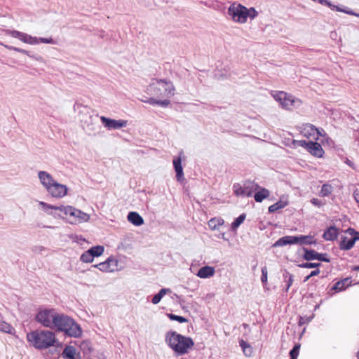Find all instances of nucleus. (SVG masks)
Returning a JSON list of instances; mask_svg holds the SVG:
<instances>
[{
    "instance_id": "49530a36",
    "label": "nucleus",
    "mask_w": 359,
    "mask_h": 359,
    "mask_svg": "<svg viewBox=\"0 0 359 359\" xmlns=\"http://www.w3.org/2000/svg\"><path fill=\"white\" fill-rule=\"evenodd\" d=\"M313 318V316L311 317H300L299 320V325L300 326L309 323Z\"/></svg>"
},
{
    "instance_id": "cd10ccee",
    "label": "nucleus",
    "mask_w": 359,
    "mask_h": 359,
    "mask_svg": "<svg viewBox=\"0 0 359 359\" xmlns=\"http://www.w3.org/2000/svg\"><path fill=\"white\" fill-rule=\"evenodd\" d=\"M171 292V290L169 289V288H162L160 290V291L154 296V297L152 298V300H151V302L154 304H158L161 300L162 299V298L166 294H168V293H170Z\"/></svg>"
},
{
    "instance_id": "ea45409f",
    "label": "nucleus",
    "mask_w": 359,
    "mask_h": 359,
    "mask_svg": "<svg viewBox=\"0 0 359 359\" xmlns=\"http://www.w3.org/2000/svg\"><path fill=\"white\" fill-rule=\"evenodd\" d=\"M292 145L294 147H301L305 148L307 150L309 145V142H306L305 140H293Z\"/></svg>"
},
{
    "instance_id": "e433bc0d",
    "label": "nucleus",
    "mask_w": 359,
    "mask_h": 359,
    "mask_svg": "<svg viewBox=\"0 0 359 359\" xmlns=\"http://www.w3.org/2000/svg\"><path fill=\"white\" fill-rule=\"evenodd\" d=\"M215 268L212 266H203V278H210L215 274Z\"/></svg>"
},
{
    "instance_id": "f704fd0d",
    "label": "nucleus",
    "mask_w": 359,
    "mask_h": 359,
    "mask_svg": "<svg viewBox=\"0 0 359 359\" xmlns=\"http://www.w3.org/2000/svg\"><path fill=\"white\" fill-rule=\"evenodd\" d=\"M93 259H94V257L90 254V252L88 251V250L87 251L84 252L80 257V260L84 263H91L93 262Z\"/></svg>"
},
{
    "instance_id": "f8f14e48",
    "label": "nucleus",
    "mask_w": 359,
    "mask_h": 359,
    "mask_svg": "<svg viewBox=\"0 0 359 359\" xmlns=\"http://www.w3.org/2000/svg\"><path fill=\"white\" fill-rule=\"evenodd\" d=\"M46 191L52 197L60 198L67 194L68 188L66 185L55 181Z\"/></svg>"
},
{
    "instance_id": "5fc2aeb1",
    "label": "nucleus",
    "mask_w": 359,
    "mask_h": 359,
    "mask_svg": "<svg viewBox=\"0 0 359 359\" xmlns=\"http://www.w3.org/2000/svg\"><path fill=\"white\" fill-rule=\"evenodd\" d=\"M4 47H5L6 49L8 50H14L15 51V48L16 47L15 46H8V45H6V44H4V43H1Z\"/></svg>"
},
{
    "instance_id": "7c9ffc66",
    "label": "nucleus",
    "mask_w": 359,
    "mask_h": 359,
    "mask_svg": "<svg viewBox=\"0 0 359 359\" xmlns=\"http://www.w3.org/2000/svg\"><path fill=\"white\" fill-rule=\"evenodd\" d=\"M104 247L102 245H96L90 248L88 251L93 257H99L104 252Z\"/></svg>"
},
{
    "instance_id": "864d4df0",
    "label": "nucleus",
    "mask_w": 359,
    "mask_h": 359,
    "mask_svg": "<svg viewBox=\"0 0 359 359\" xmlns=\"http://www.w3.org/2000/svg\"><path fill=\"white\" fill-rule=\"evenodd\" d=\"M316 133L318 135V136H325V132L324 131L323 129H318L317 128V130L316 131Z\"/></svg>"
},
{
    "instance_id": "4468645a",
    "label": "nucleus",
    "mask_w": 359,
    "mask_h": 359,
    "mask_svg": "<svg viewBox=\"0 0 359 359\" xmlns=\"http://www.w3.org/2000/svg\"><path fill=\"white\" fill-rule=\"evenodd\" d=\"M303 250L304 252L303 258L306 261L317 259L318 261H323L325 262H330V259L326 257V254L318 253L313 250H308L307 248H304Z\"/></svg>"
},
{
    "instance_id": "09e8293b",
    "label": "nucleus",
    "mask_w": 359,
    "mask_h": 359,
    "mask_svg": "<svg viewBox=\"0 0 359 359\" xmlns=\"http://www.w3.org/2000/svg\"><path fill=\"white\" fill-rule=\"evenodd\" d=\"M311 202L313 205L317 207H320L321 205H323V203L318 198H312Z\"/></svg>"
},
{
    "instance_id": "c03bdc74",
    "label": "nucleus",
    "mask_w": 359,
    "mask_h": 359,
    "mask_svg": "<svg viewBox=\"0 0 359 359\" xmlns=\"http://www.w3.org/2000/svg\"><path fill=\"white\" fill-rule=\"evenodd\" d=\"M38 43H49V44H55V41L52 38H37Z\"/></svg>"
},
{
    "instance_id": "603ef678",
    "label": "nucleus",
    "mask_w": 359,
    "mask_h": 359,
    "mask_svg": "<svg viewBox=\"0 0 359 359\" xmlns=\"http://www.w3.org/2000/svg\"><path fill=\"white\" fill-rule=\"evenodd\" d=\"M333 7H336L337 10V11H343V12H344V13H348V14H350V15H356V16H358V15H358V14L354 13L353 11H349L342 10V9H340V8H339L338 7L334 6Z\"/></svg>"
},
{
    "instance_id": "c85d7f7f",
    "label": "nucleus",
    "mask_w": 359,
    "mask_h": 359,
    "mask_svg": "<svg viewBox=\"0 0 359 359\" xmlns=\"http://www.w3.org/2000/svg\"><path fill=\"white\" fill-rule=\"evenodd\" d=\"M350 284L351 280H349V278H345L342 280L337 282L334 285L332 290H334L336 291H341L343 290H345Z\"/></svg>"
},
{
    "instance_id": "bb28decb",
    "label": "nucleus",
    "mask_w": 359,
    "mask_h": 359,
    "mask_svg": "<svg viewBox=\"0 0 359 359\" xmlns=\"http://www.w3.org/2000/svg\"><path fill=\"white\" fill-rule=\"evenodd\" d=\"M76 349L72 346H67L62 351V356L65 359H76Z\"/></svg>"
},
{
    "instance_id": "423d86ee",
    "label": "nucleus",
    "mask_w": 359,
    "mask_h": 359,
    "mask_svg": "<svg viewBox=\"0 0 359 359\" xmlns=\"http://www.w3.org/2000/svg\"><path fill=\"white\" fill-rule=\"evenodd\" d=\"M228 14L234 22L245 23L247 21L248 17L254 18L257 16V12L254 8L248 9L240 4L233 3L228 8Z\"/></svg>"
},
{
    "instance_id": "2f4dec72",
    "label": "nucleus",
    "mask_w": 359,
    "mask_h": 359,
    "mask_svg": "<svg viewBox=\"0 0 359 359\" xmlns=\"http://www.w3.org/2000/svg\"><path fill=\"white\" fill-rule=\"evenodd\" d=\"M108 266L109 267V272L118 271V260L114 257H109L107 259Z\"/></svg>"
},
{
    "instance_id": "ddd939ff",
    "label": "nucleus",
    "mask_w": 359,
    "mask_h": 359,
    "mask_svg": "<svg viewBox=\"0 0 359 359\" xmlns=\"http://www.w3.org/2000/svg\"><path fill=\"white\" fill-rule=\"evenodd\" d=\"M100 121L105 128L108 130H117L121 128L126 127L128 121L126 120L118 119H111L105 116H101Z\"/></svg>"
},
{
    "instance_id": "0eeeda50",
    "label": "nucleus",
    "mask_w": 359,
    "mask_h": 359,
    "mask_svg": "<svg viewBox=\"0 0 359 359\" xmlns=\"http://www.w3.org/2000/svg\"><path fill=\"white\" fill-rule=\"evenodd\" d=\"M58 315L55 309H43L38 312L36 320L44 327L54 328Z\"/></svg>"
},
{
    "instance_id": "2eb2a0df",
    "label": "nucleus",
    "mask_w": 359,
    "mask_h": 359,
    "mask_svg": "<svg viewBox=\"0 0 359 359\" xmlns=\"http://www.w3.org/2000/svg\"><path fill=\"white\" fill-rule=\"evenodd\" d=\"M183 151L180 152V156L173 158V166L176 172V178L178 182H181L184 179L183 168L182 165V156Z\"/></svg>"
},
{
    "instance_id": "a211bd4d",
    "label": "nucleus",
    "mask_w": 359,
    "mask_h": 359,
    "mask_svg": "<svg viewBox=\"0 0 359 359\" xmlns=\"http://www.w3.org/2000/svg\"><path fill=\"white\" fill-rule=\"evenodd\" d=\"M307 151L311 154L316 157H322L324 154V151L321 145L316 142L309 141V145L308 147Z\"/></svg>"
},
{
    "instance_id": "bf43d9fd",
    "label": "nucleus",
    "mask_w": 359,
    "mask_h": 359,
    "mask_svg": "<svg viewBox=\"0 0 359 359\" xmlns=\"http://www.w3.org/2000/svg\"><path fill=\"white\" fill-rule=\"evenodd\" d=\"M353 270H354V271H359V266H355L353 268Z\"/></svg>"
},
{
    "instance_id": "f3484780",
    "label": "nucleus",
    "mask_w": 359,
    "mask_h": 359,
    "mask_svg": "<svg viewBox=\"0 0 359 359\" xmlns=\"http://www.w3.org/2000/svg\"><path fill=\"white\" fill-rule=\"evenodd\" d=\"M38 177L41 184L46 189V190L48 189L53 182H55L52 175L46 171H39L38 172Z\"/></svg>"
},
{
    "instance_id": "37998d69",
    "label": "nucleus",
    "mask_w": 359,
    "mask_h": 359,
    "mask_svg": "<svg viewBox=\"0 0 359 359\" xmlns=\"http://www.w3.org/2000/svg\"><path fill=\"white\" fill-rule=\"evenodd\" d=\"M320 266V263H311V262L302 263L299 265V266L301 268H306V269L317 268Z\"/></svg>"
},
{
    "instance_id": "393cba45",
    "label": "nucleus",
    "mask_w": 359,
    "mask_h": 359,
    "mask_svg": "<svg viewBox=\"0 0 359 359\" xmlns=\"http://www.w3.org/2000/svg\"><path fill=\"white\" fill-rule=\"evenodd\" d=\"M239 345L242 348L243 354L246 357H251L252 355L253 348L249 343L245 341L243 339H241L239 341Z\"/></svg>"
},
{
    "instance_id": "3c124183",
    "label": "nucleus",
    "mask_w": 359,
    "mask_h": 359,
    "mask_svg": "<svg viewBox=\"0 0 359 359\" xmlns=\"http://www.w3.org/2000/svg\"><path fill=\"white\" fill-rule=\"evenodd\" d=\"M15 51L18 52V53H23V54H25L27 55H28L29 57H32L29 54V52L26 50H24L22 48H18L16 47L15 48Z\"/></svg>"
},
{
    "instance_id": "dca6fc26",
    "label": "nucleus",
    "mask_w": 359,
    "mask_h": 359,
    "mask_svg": "<svg viewBox=\"0 0 359 359\" xmlns=\"http://www.w3.org/2000/svg\"><path fill=\"white\" fill-rule=\"evenodd\" d=\"M97 119V116H93L88 110L81 114V121L83 123V128L85 126L89 128L88 130H93V125Z\"/></svg>"
},
{
    "instance_id": "c756f323",
    "label": "nucleus",
    "mask_w": 359,
    "mask_h": 359,
    "mask_svg": "<svg viewBox=\"0 0 359 359\" xmlns=\"http://www.w3.org/2000/svg\"><path fill=\"white\" fill-rule=\"evenodd\" d=\"M296 238H297L296 244L309 245V244L315 243V241H313V238L310 236H296Z\"/></svg>"
},
{
    "instance_id": "79ce46f5",
    "label": "nucleus",
    "mask_w": 359,
    "mask_h": 359,
    "mask_svg": "<svg viewBox=\"0 0 359 359\" xmlns=\"http://www.w3.org/2000/svg\"><path fill=\"white\" fill-rule=\"evenodd\" d=\"M300 348L299 344H296L293 348L290 351V359H297Z\"/></svg>"
},
{
    "instance_id": "1a4fd4ad",
    "label": "nucleus",
    "mask_w": 359,
    "mask_h": 359,
    "mask_svg": "<svg viewBox=\"0 0 359 359\" xmlns=\"http://www.w3.org/2000/svg\"><path fill=\"white\" fill-rule=\"evenodd\" d=\"M348 236H341L340 241V249L348 250L351 249L355 241L359 240V233L353 229L347 230Z\"/></svg>"
},
{
    "instance_id": "4c0bfd02",
    "label": "nucleus",
    "mask_w": 359,
    "mask_h": 359,
    "mask_svg": "<svg viewBox=\"0 0 359 359\" xmlns=\"http://www.w3.org/2000/svg\"><path fill=\"white\" fill-rule=\"evenodd\" d=\"M107 260L105 262H101L98 264H95L91 266V268H97L101 271L103 272H109V267L108 266Z\"/></svg>"
},
{
    "instance_id": "473e14b6",
    "label": "nucleus",
    "mask_w": 359,
    "mask_h": 359,
    "mask_svg": "<svg viewBox=\"0 0 359 359\" xmlns=\"http://www.w3.org/2000/svg\"><path fill=\"white\" fill-rule=\"evenodd\" d=\"M287 203L286 202H283L281 201H278L269 207V212H274L279 209L284 208L287 205Z\"/></svg>"
},
{
    "instance_id": "e2e57ef3",
    "label": "nucleus",
    "mask_w": 359,
    "mask_h": 359,
    "mask_svg": "<svg viewBox=\"0 0 359 359\" xmlns=\"http://www.w3.org/2000/svg\"><path fill=\"white\" fill-rule=\"evenodd\" d=\"M193 269H194V266H193V265H191V266L190 269L191 270V271H192V272H193Z\"/></svg>"
},
{
    "instance_id": "8fccbe9b",
    "label": "nucleus",
    "mask_w": 359,
    "mask_h": 359,
    "mask_svg": "<svg viewBox=\"0 0 359 359\" xmlns=\"http://www.w3.org/2000/svg\"><path fill=\"white\" fill-rule=\"evenodd\" d=\"M353 198L359 205V189H355L353 191Z\"/></svg>"
},
{
    "instance_id": "9d476101",
    "label": "nucleus",
    "mask_w": 359,
    "mask_h": 359,
    "mask_svg": "<svg viewBox=\"0 0 359 359\" xmlns=\"http://www.w3.org/2000/svg\"><path fill=\"white\" fill-rule=\"evenodd\" d=\"M258 189H259V186L250 181L245 182L243 187L238 184L233 185V191L236 196L249 197L252 196L253 191H257Z\"/></svg>"
},
{
    "instance_id": "6e6d98bb",
    "label": "nucleus",
    "mask_w": 359,
    "mask_h": 359,
    "mask_svg": "<svg viewBox=\"0 0 359 359\" xmlns=\"http://www.w3.org/2000/svg\"><path fill=\"white\" fill-rule=\"evenodd\" d=\"M320 273V270L319 269H316V270H314V271H312L311 272V273L309 274V276H317Z\"/></svg>"
},
{
    "instance_id": "a878e982",
    "label": "nucleus",
    "mask_w": 359,
    "mask_h": 359,
    "mask_svg": "<svg viewBox=\"0 0 359 359\" xmlns=\"http://www.w3.org/2000/svg\"><path fill=\"white\" fill-rule=\"evenodd\" d=\"M338 231L334 226H330L324 232L323 238L326 241H332L337 238Z\"/></svg>"
},
{
    "instance_id": "4d7b16f0",
    "label": "nucleus",
    "mask_w": 359,
    "mask_h": 359,
    "mask_svg": "<svg viewBox=\"0 0 359 359\" xmlns=\"http://www.w3.org/2000/svg\"><path fill=\"white\" fill-rule=\"evenodd\" d=\"M202 274H203V272H202V267L200 268L197 273H196V275L199 277V278H202Z\"/></svg>"
},
{
    "instance_id": "58836bf2",
    "label": "nucleus",
    "mask_w": 359,
    "mask_h": 359,
    "mask_svg": "<svg viewBox=\"0 0 359 359\" xmlns=\"http://www.w3.org/2000/svg\"><path fill=\"white\" fill-rule=\"evenodd\" d=\"M168 317L171 320H175V321H177L181 323L188 322V320L187 318H185L184 317L181 316H177L175 314H172V313H168Z\"/></svg>"
},
{
    "instance_id": "4be33fe9",
    "label": "nucleus",
    "mask_w": 359,
    "mask_h": 359,
    "mask_svg": "<svg viewBox=\"0 0 359 359\" xmlns=\"http://www.w3.org/2000/svg\"><path fill=\"white\" fill-rule=\"evenodd\" d=\"M316 130L317 128H316L313 125L306 123L302 126L301 133L303 134L304 136L309 138L311 136H313L316 134Z\"/></svg>"
},
{
    "instance_id": "13d9d810",
    "label": "nucleus",
    "mask_w": 359,
    "mask_h": 359,
    "mask_svg": "<svg viewBox=\"0 0 359 359\" xmlns=\"http://www.w3.org/2000/svg\"><path fill=\"white\" fill-rule=\"evenodd\" d=\"M221 236H221V238H222V239H224V240H225V241H227V239H226V237H225V233H222L221 234Z\"/></svg>"
},
{
    "instance_id": "aec40b11",
    "label": "nucleus",
    "mask_w": 359,
    "mask_h": 359,
    "mask_svg": "<svg viewBox=\"0 0 359 359\" xmlns=\"http://www.w3.org/2000/svg\"><path fill=\"white\" fill-rule=\"evenodd\" d=\"M127 218L128 220L135 226H140L144 224L142 217L136 212H130Z\"/></svg>"
},
{
    "instance_id": "052dcab7",
    "label": "nucleus",
    "mask_w": 359,
    "mask_h": 359,
    "mask_svg": "<svg viewBox=\"0 0 359 359\" xmlns=\"http://www.w3.org/2000/svg\"><path fill=\"white\" fill-rule=\"evenodd\" d=\"M311 277V276H309H309H307L306 277H305V278H304V282H306V281H307V280H308Z\"/></svg>"
},
{
    "instance_id": "b1692460",
    "label": "nucleus",
    "mask_w": 359,
    "mask_h": 359,
    "mask_svg": "<svg viewBox=\"0 0 359 359\" xmlns=\"http://www.w3.org/2000/svg\"><path fill=\"white\" fill-rule=\"evenodd\" d=\"M224 223V221L222 218L214 217L208 222V226L211 230H219Z\"/></svg>"
},
{
    "instance_id": "412c9836",
    "label": "nucleus",
    "mask_w": 359,
    "mask_h": 359,
    "mask_svg": "<svg viewBox=\"0 0 359 359\" xmlns=\"http://www.w3.org/2000/svg\"><path fill=\"white\" fill-rule=\"evenodd\" d=\"M155 97H156L152 96V97L147 98L145 100H142V102L148 103V104H150L152 105H156V104L159 105V106H161L163 107H168L170 103V101L168 99H165L164 100H157Z\"/></svg>"
},
{
    "instance_id": "f257e3e1",
    "label": "nucleus",
    "mask_w": 359,
    "mask_h": 359,
    "mask_svg": "<svg viewBox=\"0 0 359 359\" xmlns=\"http://www.w3.org/2000/svg\"><path fill=\"white\" fill-rule=\"evenodd\" d=\"M28 342L35 348L42 350L55 346L57 343L55 334L48 330H36L27 334Z\"/></svg>"
},
{
    "instance_id": "5701e85b",
    "label": "nucleus",
    "mask_w": 359,
    "mask_h": 359,
    "mask_svg": "<svg viewBox=\"0 0 359 359\" xmlns=\"http://www.w3.org/2000/svg\"><path fill=\"white\" fill-rule=\"evenodd\" d=\"M257 192L255 194L254 198L256 202H262L264 199L268 198L270 195V191L265 189L259 187Z\"/></svg>"
},
{
    "instance_id": "39448f33",
    "label": "nucleus",
    "mask_w": 359,
    "mask_h": 359,
    "mask_svg": "<svg viewBox=\"0 0 359 359\" xmlns=\"http://www.w3.org/2000/svg\"><path fill=\"white\" fill-rule=\"evenodd\" d=\"M174 90L172 83L162 79L154 80L147 88V93L156 97H170L174 94Z\"/></svg>"
},
{
    "instance_id": "a18cd8bd",
    "label": "nucleus",
    "mask_w": 359,
    "mask_h": 359,
    "mask_svg": "<svg viewBox=\"0 0 359 359\" xmlns=\"http://www.w3.org/2000/svg\"><path fill=\"white\" fill-rule=\"evenodd\" d=\"M261 280L263 283H266L267 282V269L266 266H264L262 269V277Z\"/></svg>"
},
{
    "instance_id": "20e7f679",
    "label": "nucleus",
    "mask_w": 359,
    "mask_h": 359,
    "mask_svg": "<svg viewBox=\"0 0 359 359\" xmlns=\"http://www.w3.org/2000/svg\"><path fill=\"white\" fill-rule=\"evenodd\" d=\"M54 327L57 328L58 331L63 332L66 335L72 337H79L82 333L80 325L72 318L64 314L59 313L57 323H55Z\"/></svg>"
},
{
    "instance_id": "c9c22d12",
    "label": "nucleus",
    "mask_w": 359,
    "mask_h": 359,
    "mask_svg": "<svg viewBox=\"0 0 359 359\" xmlns=\"http://www.w3.org/2000/svg\"><path fill=\"white\" fill-rule=\"evenodd\" d=\"M245 219V214H241L231 224V229L235 231L244 222Z\"/></svg>"
},
{
    "instance_id": "6ab92c4d",
    "label": "nucleus",
    "mask_w": 359,
    "mask_h": 359,
    "mask_svg": "<svg viewBox=\"0 0 359 359\" xmlns=\"http://www.w3.org/2000/svg\"><path fill=\"white\" fill-rule=\"evenodd\" d=\"M296 236H286L279 238L274 244V247L285 246L286 245L296 244Z\"/></svg>"
},
{
    "instance_id": "f03ea898",
    "label": "nucleus",
    "mask_w": 359,
    "mask_h": 359,
    "mask_svg": "<svg viewBox=\"0 0 359 359\" xmlns=\"http://www.w3.org/2000/svg\"><path fill=\"white\" fill-rule=\"evenodd\" d=\"M165 342L177 355L187 353L189 349L194 346L191 338L184 337L175 331H170L166 333Z\"/></svg>"
},
{
    "instance_id": "de8ad7c7",
    "label": "nucleus",
    "mask_w": 359,
    "mask_h": 359,
    "mask_svg": "<svg viewBox=\"0 0 359 359\" xmlns=\"http://www.w3.org/2000/svg\"><path fill=\"white\" fill-rule=\"evenodd\" d=\"M45 250V248H43V246L36 245L33 248L32 251L34 253L42 254L43 251H44Z\"/></svg>"
},
{
    "instance_id": "7ed1b4c3",
    "label": "nucleus",
    "mask_w": 359,
    "mask_h": 359,
    "mask_svg": "<svg viewBox=\"0 0 359 359\" xmlns=\"http://www.w3.org/2000/svg\"><path fill=\"white\" fill-rule=\"evenodd\" d=\"M39 205H41L45 211L49 209L59 210L65 215H69L72 218L70 222L72 224L86 222L90 219L88 214L70 205L53 206L43 201L39 202Z\"/></svg>"
},
{
    "instance_id": "6e6552de",
    "label": "nucleus",
    "mask_w": 359,
    "mask_h": 359,
    "mask_svg": "<svg viewBox=\"0 0 359 359\" xmlns=\"http://www.w3.org/2000/svg\"><path fill=\"white\" fill-rule=\"evenodd\" d=\"M275 100L280 102L281 106L286 109H291L294 107H299L302 102L300 100L280 91L273 95Z\"/></svg>"
},
{
    "instance_id": "9b49d317",
    "label": "nucleus",
    "mask_w": 359,
    "mask_h": 359,
    "mask_svg": "<svg viewBox=\"0 0 359 359\" xmlns=\"http://www.w3.org/2000/svg\"><path fill=\"white\" fill-rule=\"evenodd\" d=\"M6 34L9 35L13 38L18 39L23 43L35 45L38 44L37 37L32 36L26 33L21 32L17 30L7 29L5 31Z\"/></svg>"
},
{
    "instance_id": "680f3d73",
    "label": "nucleus",
    "mask_w": 359,
    "mask_h": 359,
    "mask_svg": "<svg viewBox=\"0 0 359 359\" xmlns=\"http://www.w3.org/2000/svg\"><path fill=\"white\" fill-rule=\"evenodd\" d=\"M346 163L348 165H349L350 166H352V163H351V162L349 160H347V161H346Z\"/></svg>"
},
{
    "instance_id": "a19ab883",
    "label": "nucleus",
    "mask_w": 359,
    "mask_h": 359,
    "mask_svg": "<svg viewBox=\"0 0 359 359\" xmlns=\"http://www.w3.org/2000/svg\"><path fill=\"white\" fill-rule=\"evenodd\" d=\"M283 277L286 279L287 278H288L287 280V287H286V289L285 290L286 291H288L289 288L290 287V286L292 285L293 283V276L292 274H290V273H288L287 271H286L284 274H283Z\"/></svg>"
},
{
    "instance_id": "72a5a7b5",
    "label": "nucleus",
    "mask_w": 359,
    "mask_h": 359,
    "mask_svg": "<svg viewBox=\"0 0 359 359\" xmlns=\"http://www.w3.org/2000/svg\"><path fill=\"white\" fill-rule=\"evenodd\" d=\"M333 191V187L331 184H325L322 186L320 195L322 196H327Z\"/></svg>"
}]
</instances>
